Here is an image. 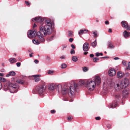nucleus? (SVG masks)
Wrapping results in <instances>:
<instances>
[{
	"label": "nucleus",
	"instance_id": "nucleus-27",
	"mask_svg": "<svg viewBox=\"0 0 130 130\" xmlns=\"http://www.w3.org/2000/svg\"><path fill=\"white\" fill-rule=\"evenodd\" d=\"M84 72H86L88 70V68L86 67H83L82 68Z\"/></svg>",
	"mask_w": 130,
	"mask_h": 130
},
{
	"label": "nucleus",
	"instance_id": "nucleus-32",
	"mask_svg": "<svg viewBox=\"0 0 130 130\" xmlns=\"http://www.w3.org/2000/svg\"><path fill=\"white\" fill-rule=\"evenodd\" d=\"M96 56H99L100 55L102 56L103 54L102 53H99V52H97L96 53Z\"/></svg>",
	"mask_w": 130,
	"mask_h": 130
},
{
	"label": "nucleus",
	"instance_id": "nucleus-22",
	"mask_svg": "<svg viewBox=\"0 0 130 130\" xmlns=\"http://www.w3.org/2000/svg\"><path fill=\"white\" fill-rule=\"evenodd\" d=\"M55 85L54 84H52L49 87V89L51 90H53L54 88Z\"/></svg>",
	"mask_w": 130,
	"mask_h": 130
},
{
	"label": "nucleus",
	"instance_id": "nucleus-33",
	"mask_svg": "<svg viewBox=\"0 0 130 130\" xmlns=\"http://www.w3.org/2000/svg\"><path fill=\"white\" fill-rule=\"evenodd\" d=\"M130 76V74L128 73H127L124 74V76L126 77H127Z\"/></svg>",
	"mask_w": 130,
	"mask_h": 130
},
{
	"label": "nucleus",
	"instance_id": "nucleus-19",
	"mask_svg": "<svg viewBox=\"0 0 130 130\" xmlns=\"http://www.w3.org/2000/svg\"><path fill=\"white\" fill-rule=\"evenodd\" d=\"M33 43L36 44L38 45L40 43V41L37 40H36L35 39L33 40Z\"/></svg>",
	"mask_w": 130,
	"mask_h": 130
},
{
	"label": "nucleus",
	"instance_id": "nucleus-14",
	"mask_svg": "<svg viewBox=\"0 0 130 130\" xmlns=\"http://www.w3.org/2000/svg\"><path fill=\"white\" fill-rule=\"evenodd\" d=\"M123 36L124 37L126 38L130 36V33L125 31L123 33Z\"/></svg>",
	"mask_w": 130,
	"mask_h": 130
},
{
	"label": "nucleus",
	"instance_id": "nucleus-42",
	"mask_svg": "<svg viewBox=\"0 0 130 130\" xmlns=\"http://www.w3.org/2000/svg\"><path fill=\"white\" fill-rule=\"evenodd\" d=\"M73 40V39L72 38H71L69 39V41L70 42H72Z\"/></svg>",
	"mask_w": 130,
	"mask_h": 130
},
{
	"label": "nucleus",
	"instance_id": "nucleus-63",
	"mask_svg": "<svg viewBox=\"0 0 130 130\" xmlns=\"http://www.w3.org/2000/svg\"><path fill=\"white\" fill-rule=\"evenodd\" d=\"M4 63H2V65L3 66H4Z\"/></svg>",
	"mask_w": 130,
	"mask_h": 130
},
{
	"label": "nucleus",
	"instance_id": "nucleus-43",
	"mask_svg": "<svg viewBox=\"0 0 130 130\" xmlns=\"http://www.w3.org/2000/svg\"><path fill=\"white\" fill-rule=\"evenodd\" d=\"M120 95L119 94H116L115 95V96L116 98H118L120 97Z\"/></svg>",
	"mask_w": 130,
	"mask_h": 130
},
{
	"label": "nucleus",
	"instance_id": "nucleus-1",
	"mask_svg": "<svg viewBox=\"0 0 130 130\" xmlns=\"http://www.w3.org/2000/svg\"><path fill=\"white\" fill-rule=\"evenodd\" d=\"M43 19L41 17H37L32 19V21L36 22H40L41 25L40 26V32L46 36L50 34L51 32V28L53 23L49 20H45L44 23L42 22Z\"/></svg>",
	"mask_w": 130,
	"mask_h": 130
},
{
	"label": "nucleus",
	"instance_id": "nucleus-13",
	"mask_svg": "<svg viewBox=\"0 0 130 130\" xmlns=\"http://www.w3.org/2000/svg\"><path fill=\"white\" fill-rule=\"evenodd\" d=\"M124 73L121 71H119L117 73V76L118 78L122 77L123 76Z\"/></svg>",
	"mask_w": 130,
	"mask_h": 130
},
{
	"label": "nucleus",
	"instance_id": "nucleus-47",
	"mask_svg": "<svg viewBox=\"0 0 130 130\" xmlns=\"http://www.w3.org/2000/svg\"><path fill=\"white\" fill-rule=\"evenodd\" d=\"M71 47L73 48V49H75V47L74 46V45L73 44H71Z\"/></svg>",
	"mask_w": 130,
	"mask_h": 130
},
{
	"label": "nucleus",
	"instance_id": "nucleus-51",
	"mask_svg": "<svg viewBox=\"0 0 130 130\" xmlns=\"http://www.w3.org/2000/svg\"><path fill=\"white\" fill-rule=\"evenodd\" d=\"M94 56V55L93 54H91L90 55V57H93Z\"/></svg>",
	"mask_w": 130,
	"mask_h": 130
},
{
	"label": "nucleus",
	"instance_id": "nucleus-21",
	"mask_svg": "<svg viewBox=\"0 0 130 130\" xmlns=\"http://www.w3.org/2000/svg\"><path fill=\"white\" fill-rule=\"evenodd\" d=\"M72 61L75 62H76L78 60V58L77 56H73L72 58Z\"/></svg>",
	"mask_w": 130,
	"mask_h": 130
},
{
	"label": "nucleus",
	"instance_id": "nucleus-25",
	"mask_svg": "<svg viewBox=\"0 0 130 130\" xmlns=\"http://www.w3.org/2000/svg\"><path fill=\"white\" fill-rule=\"evenodd\" d=\"M68 36L70 37H72L73 35V32L72 31H69L68 32Z\"/></svg>",
	"mask_w": 130,
	"mask_h": 130
},
{
	"label": "nucleus",
	"instance_id": "nucleus-64",
	"mask_svg": "<svg viewBox=\"0 0 130 130\" xmlns=\"http://www.w3.org/2000/svg\"><path fill=\"white\" fill-rule=\"evenodd\" d=\"M96 21V22H98V20H97Z\"/></svg>",
	"mask_w": 130,
	"mask_h": 130
},
{
	"label": "nucleus",
	"instance_id": "nucleus-10",
	"mask_svg": "<svg viewBox=\"0 0 130 130\" xmlns=\"http://www.w3.org/2000/svg\"><path fill=\"white\" fill-rule=\"evenodd\" d=\"M89 44L87 42H85L83 44V49L84 51H88L89 49Z\"/></svg>",
	"mask_w": 130,
	"mask_h": 130
},
{
	"label": "nucleus",
	"instance_id": "nucleus-60",
	"mask_svg": "<svg viewBox=\"0 0 130 130\" xmlns=\"http://www.w3.org/2000/svg\"><path fill=\"white\" fill-rule=\"evenodd\" d=\"M83 30L84 31H84H86V32H88V30H86V29H85L84 30Z\"/></svg>",
	"mask_w": 130,
	"mask_h": 130
},
{
	"label": "nucleus",
	"instance_id": "nucleus-38",
	"mask_svg": "<svg viewBox=\"0 0 130 130\" xmlns=\"http://www.w3.org/2000/svg\"><path fill=\"white\" fill-rule=\"evenodd\" d=\"M84 31L83 30H81L79 32L78 34L79 35H80L84 33Z\"/></svg>",
	"mask_w": 130,
	"mask_h": 130
},
{
	"label": "nucleus",
	"instance_id": "nucleus-39",
	"mask_svg": "<svg viewBox=\"0 0 130 130\" xmlns=\"http://www.w3.org/2000/svg\"><path fill=\"white\" fill-rule=\"evenodd\" d=\"M25 2L27 6L30 5L31 4L28 1H25Z\"/></svg>",
	"mask_w": 130,
	"mask_h": 130
},
{
	"label": "nucleus",
	"instance_id": "nucleus-59",
	"mask_svg": "<svg viewBox=\"0 0 130 130\" xmlns=\"http://www.w3.org/2000/svg\"><path fill=\"white\" fill-rule=\"evenodd\" d=\"M36 25L35 24H34L33 26V27L35 28V27H36Z\"/></svg>",
	"mask_w": 130,
	"mask_h": 130
},
{
	"label": "nucleus",
	"instance_id": "nucleus-6",
	"mask_svg": "<svg viewBox=\"0 0 130 130\" xmlns=\"http://www.w3.org/2000/svg\"><path fill=\"white\" fill-rule=\"evenodd\" d=\"M46 89V86L44 84L37 86L36 88L37 93L40 96H42Z\"/></svg>",
	"mask_w": 130,
	"mask_h": 130
},
{
	"label": "nucleus",
	"instance_id": "nucleus-40",
	"mask_svg": "<svg viewBox=\"0 0 130 130\" xmlns=\"http://www.w3.org/2000/svg\"><path fill=\"white\" fill-rule=\"evenodd\" d=\"M126 62L125 61H123L122 62V64L124 66H125L126 64Z\"/></svg>",
	"mask_w": 130,
	"mask_h": 130
},
{
	"label": "nucleus",
	"instance_id": "nucleus-61",
	"mask_svg": "<svg viewBox=\"0 0 130 130\" xmlns=\"http://www.w3.org/2000/svg\"><path fill=\"white\" fill-rule=\"evenodd\" d=\"M88 52H85L84 53V54L85 55H86L88 53Z\"/></svg>",
	"mask_w": 130,
	"mask_h": 130
},
{
	"label": "nucleus",
	"instance_id": "nucleus-12",
	"mask_svg": "<svg viewBox=\"0 0 130 130\" xmlns=\"http://www.w3.org/2000/svg\"><path fill=\"white\" fill-rule=\"evenodd\" d=\"M129 93V89L125 90L123 91V95L124 97H126L128 95Z\"/></svg>",
	"mask_w": 130,
	"mask_h": 130
},
{
	"label": "nucleus",
	"instance_id": "nucleus-57",
	"mask_svg": "<svg viewBox=\"0 0 130 130\" xmlns=\"http://www.w3.org/2000/svg\"><path fill=\"white\" fill-rule=\"evenodd\" d=\"M108 31L109 32H112V30L111 29H109L108 30Z\"/></svg>",
	"mask_w": 130,
	"mask_h": 130
},
{
	"label": "nucleus",
	"instance_id": "nucleus-45",
	"mask_svg": "<svg viewBox=\"0 0 130 130\" xmlns=\"http://www.w3.org/2000/svg\"><path fill=\"white\" fill-rule=\"evenodd\" d=\"M16 65L17 67H20L21 65V63L20 62H18L16 63Z\"/></svg>",
	"mask_w": 130,
	"mask_h": 130
},
{
	"label": "nucleus",
	"instance_id": "nucleus-62",
	"mask_svg": "<svg viewBox=\"0 0 130 130\" xmlns=\"http://www.w3.org/2000/svg\"><path fill=\"white\" fill-rule=\"evenodd\" d=\"M107 57H102V58H106Z\"/></svg>",
	"mask_w": 130,
	"mask_h": 130
},
{
	"label": "nucleus",
	"instance_id": "nucleus-44",
	"mask_svg": "<svg viewBox=\"0 0 130 130\" xmlns=\"http://www.w3.org/2000/svg\"><path fill=\"white\" fill-rule=\"evenodd\" d=\"M60 58L61 59H64L65 58V56L64 55H62L60 56Z\"/></svg>",
	"mask_w": 130,
	"mask_h": 130
},
{
	"label": "nucleus",
	"instance_id": "nucleus-31",
	"mask_svg": "<svg viewBox=\"0 0 130 130\" xmlns=\"http://www.w3.org/2000/svg\"><path fill=\"white\" fill-rule=\"evenodd\" d=\"M85 84V82L83 80H81L78 82V84L80 85H83Z\"/></svg>",
	"mask_w": 130,
	"mask_h": 130
},
{
	"label": "nucleus",
	"instance_id": "nucleus-55",
	"mask_svg": "<svg viewBox=\"0 0 130 130\" xmlns=\"http://www.w3.org/2000/svg\"><path fill=\"white\" fill-rule=\"evenodd\" d=\"M4 75V74L2 73H0V76H3Z\"/></svg>",
	"mask_w": 130,
	"mask_h": 130
},
{
	"label": "nucleus",
	"instance_id": "nucleus-23",
	"mask_svg": "<svg viewBox=\"0 0 130 130\" xmlns=\"http://www.w3.org/2000/svg\"><path fill=\"white\" fill-rule=\"evenodd\" d=\"M54 36H52L51 37L48 38L47 39V40L48 41H50L53 40L54 39Z\"/></svg>",
	"mask_w": 130,
	"mask_h": 130
},
{
	"label": "nucleus",
	"instance_id": "nucleus-52",
	"mask_svg": "<svg viewBox=\"0 0 130 130\" xmlns=\"http://www.w3.org/2000/svg\"><path fill=\"white\" fill-rule=\"evenodd\" d=\"M105 23L106 24H109V22L108 21H106L105 22Z\"/></svg>",
	"mask_w": 130,
	"mask_h": 130
},
{
	"label": "nucleus",
	"instance_id": "nucleus-50",
	"mask_svg": "<svg viewBox=\"0 0 130 130\" xmlns=\"http://www.w3.org/2000/svg\"><path fill=\"white\" fill-rule=\"evenodd\" d=\"M97 120H99L100 119V118L99 117H96L95 118Z\"/></svg>",
	"mask_w": 130,
	"mask_h": 130
},
{
	"label": "nucleus",
	"instance_id": "nucleus-34",
	"mask_svg": "<svg viewBox=\"0 0 130 130\" xmlns=\"http://www.w3.org/2000/svg\"><path fill=\"white\" fill-rule=\"evenodd\" d=\"M0 80L3 82H5L6 81V80L5 78L2 77L0 78Z\"/></svg>",
	"mask_w": 130,
	"mask_h": 130
},
{
	"label": "nucleus",
	"instance_id": "nucleus-37",
	"mask_svg": "<svg viewBox=\"0 0 130 130\" xmlns=\"http://www.w3.org/2000/svg\"><path fill=\"white\" fill-rule=\"evenodd\" d=\"M126 69L127 70H130V62L128 63V66L127 67Z\"/></svg>",
	"mask_w": 130,
	"mask_h": 130
},
{
	"label": "nucleus",
	"instance_id": "nucleus-3",
	"mask_svg": "<svg viewBox=\"0 0 130 130\" xmlns=\"http://www.w3.org/2000/svg\"><path fill=\"white\" fill-rule=\"evenodd\" d=\"M19 88V86L16 85L14 83L8 82L4 84V90L6 91L9 89L11 93H13L17 92Z\"/></svg>",
	"mask_w": 130,
	"mask_h": 130
},
{
	"label": "nucleus",
	"instance_id": "nucleus-49",
	"mask_svg": "<svg viewBox=\"0 0 130 130\" xmlns=\"http://www.w3.org/2000/svg\"><path fill=\"white\" fill-rule=\"evenodd\" d=\"M67 47V46L66 45H63L62 46V50H63L65 48Z\"/></svg>",
	"mask_w": 130,
	"mask_h": 130
},
{
	"label": "nucleus",
	"instance_id": "nucleus-18",
	"mask_svg": "<svg viewBox=\"0 0 130 130\" xmlns=\"http://www.w3.org/2000/svg\"><path fill=\"white\" fill-rule=\"evenodd\" d=\"M9 60L10 63H14L17 61L16 59L14 58H11L9 59Z\"/></svg>",
	"mask_w": 130,
	"mask_h": 130
},
{
	"label": "nucleus",
	"instance_id": "nucleus-29",
	"mask_svg": "<svg viewBox=\"0 0 130 130\" xmlns=\"http://www.w3.org/2000/svg\"><path fill=\"white\" fill-rule=\"evenodd\" d=\"M54 72V71L53 70H49L47 72V73L49 74H52Z\"/></svg>",
	"mask_w": 130,
	"mask_h": 130
},
{
	"label": "nucleus",
	"instance_id": "nucleus-20",
	"mask_svg": "<svg viewBox=\"0 0 130 130\" xmlns=\"http://www.w3.org/2000/svg\"><path fill=\"white\" fill-rule=\"evenodd\" d=\"M97 44V43L96 42V39L95 41L91 43V46L93 47H95Z\"/></svg>",
	"mask_w": 130,
	"mask_h": 130
},
{
	"label": "nucleus",
	"instance_id": "nucleus-54",
	"mask_svg": "<svg viewBox=\"0 0 130 130\" xmlns=\"http://www.w3.org/2000/svg\"><path fill=\"white\" fill-rule=\"evenodd\" d=\"M2 85L1 83L0 82V90L2 88Z\"/></svg>",
	"mask_w": 130,
	"mask_h": 130
},
{
	"label": "nucleus",
	"instance_id": "nucleus-56",
	"mask_svg": "<svg viewBox=\"0 0 130 130\" xmlns=\"http://www.w3.org/2000/svg\"><path fill=\"white\" fill-rule=\"evenodd\" d=\"M111 126L110 125H108L107 126V127L108 128H111Z\"/></svg>",
	"mask_w": 130,
	"mask_h": 130
},
{
	"label": "nucleus",
	"instance_id": "nucleus-17",
	"mask_svg": "<svg viewBox=\"0 0 130 130\" xmlns=\"http://www.w3.org/2000/svg\"><path fill=\"white\" fill-rule=\"evenodd\" d=\"M16 74L13 71H10L9 73V74H7L6 76L7 77H9L11 76H14Z\"/></svg>",
	"mask_w": 130,
	"mask_h": 130
},
{
	"label": "nucleus",
	"instance_id": "nucleus-36",
	"mask_svg": "<svg viewBox=\"0 0 130 130\" xmlns=\"http://www.w3.org/2000/svg\"><path fill=\"white\" fill-rule=\"evenodd\" d=\"M70 53L71 54H73L75 53V51L73 49H71V50Z\"/></svg>",
	"mask_w": 130,
	"mask_h": 130
},
{
	"label": "nucleus",
	"instance_id": "nucleus-35",
	"mask_svg": "<svg viewBox=\"0 0 130 130\" xmlns=\"http://www.w3.org/2000/svg\"><path fill=\"white\" fill-rule=\"evenodd\" d=\"M67 65L65 64H63L61 65V68H66Z\"/></svg>",
	"mask_w": 130,
	"mask_h": 130
},
{
	"label": "nucleus",
	"instance_id": "nucleus-11",
	"mask_svg": "<svg viewBox=\"0 0 130 130\" xmlns=\"http://www.w3.org/2000/svg\"><path fill=\"white\" fill-rule=\"evenodd\" d=\"M116 74L115 69H111L109 70L108 72L109 75L111 76H114Z\"/></svg>",
	"mask_w": 130,
	"mask_h": 130
},
{
	"label": "nucleus",
	"instance_id": "nucleus-9",
	"mask_svg": "<svg viewBox=\"0 0 130 130\" xmlns=\"http://www.w3.org/2000/svg\"><path fill=\"white\" fill-rule=\"evenodd\" d=\"M41 76L40 75H33L31 76L34 78L33 79L35 82H38L40 80V77Z\"/></svg>",
	"mask_w": 130,
	"mask_h": 130
},
{
	"label": "nucleus",
	"instance_id": "nucleus-24",
	"mask_svg": "<svg viewBox=\"0 0 130 130\" xmlns=\"http://www.w3.org/2000/svg\"><path fill=\"white\" fill-rule=\"evenodd\" d=\"M108 45L109 47L111 48H113L114 47V46L110 42L108 43Z\"/></svg>",
	"mask_w": 130,
	"mask_h": 130
},
{
	"label": "nucleus",
	"instance_id": "nucleus-8",
	"mask_svg": "<svg viewBox=\"0 0 130 130\" xmlns=\"http://www.w3.org/2000/svg\"><path fill=\"white\" fill-rule=\"evenodd\" d=\"M36 33L35 31L30 30L29 31L27 34L28 37L31 38L34 37L36 36Z\"/></svg>",
	"mask_w": 130,
	"mask_h": 130
},
{
	"label": "nucleus",
	"instance_id": "nucleus-30",
	"mask_svg": "<svg viewBox=\"0 0 130 130\" xmlns=\"http://www.w3.org/2000/svg\"><path fill=\"white\" fill-rule=\"evenodd\" d=\"M93 61L94 62H98V61L99 60V58H98L97 57H94V58H93Z\"/></svg>",
	"mask_w": 130,
	"mask_h": 130
},
{
	"label": "nucleus",
	"instance_id": "nucleus-4",
	"mask_svg": "<svg viewBox=\"0 0 130 130\" xmlns=\"http://www.w3.org/2000/svg\"><path fill=\"white\" fill-rule=\"evenodd\" d=\"M95 81L89 80L87 82L86 85L88 89L90 91H93L95 88L96 84L99 85L101 83L100 77L98 76L95 77Z\"/></svg>",
	"mask_w": 130,
	"mask_h": 130
},
{
	"label": "nucleus",
	"instance_id": "nucleus-41",
	"mask_svg": "<svg viewBox=\"0 0 130 130\" xmlns=\"http://www.w3.org/2000/svg\"><path fill=\"white\" fill-rule=\"evenodd\" d=\"M72 118V117L69 116L68 117L67 119L69 121H70Z\"/></svg>",
	"mask_w": 130,
	"mask_h": 130
},
{
	"label": "nucleus",
	"instance_id": "nucleus-5",
	"mask_svg": "<svg viewBox=\"0 0 130 130\" xmlns=\"http://www.w3.org/2000/svg\"><path fill=\"white\" fill-rule=\"evenodd\" d=\"M129 80L127 78L123 79L120 84H115L114 88L117 91H119L121 89H124L127 87L129 84Z\"/></svg>",
	"mask_w": 130,
	"mask_h": 130
},
{
	"label": "nucleus",
	"instance_id": "nucleus-2",
	"mask_svg": "<svg viewBox=\"0 0 130 130\" xmlns=\"http://www.w3.org/2000/svg\"><path fill=\"white\" fill-rule=\"evenodd\" d=\"M77 87V84L75 83L73 86H70L68 88L66 86L59 84L57 86L56 89L59 93H61L63 95L68 94L70 96H72L75 94Z\"/></svg>",
	"mask_w": 130,
	"mask_h": 130
},
{
	"label": "nucleus",
	"instance_id": "nucleus-48",
	"mask_svg": "<svg viewBox=\"0 0 130 130\" xmlns=\"http://www.w3.org/2000/svg\"><path fill=\"white\" fill-rule=\"evenodd\" d=\"M34 62L36 64L37 63H38L39 61L37 60H34Z\"/></svg>",
	"mask_w": 130,
	"mask_h": 130
},
{
	"label": "nucleus",
	"instance_id": "nucleus-7",
	"mask_svg": "<svg viewBox=\"0 0 130 130\" xmlns=\"http://www.w3.org/2000/svg\"><path fill=\"white\" fill-rule=\"evenodd\" d=\"M122 26L126 29L128 30L130 29V26L128 25L127 22L125 21H122L121 22Z\"/></svg>",
	"mask_w": 130,
	"mask_h": 130
},
{
	"label": "nucleus",
	"instance_id": "nucleus-46",
	"mask_svg": "<svg viewBox=\"0 0 130 130\" xmlns=\"http://www.w3.org/2000/svg\"><path fill=\"white\" fill-rule=\"evenodd\" d=\"M51 112L52 114L54 113L55 112V111L54 110H52L51 111Z\"/></svg>",
	"mask_w": 130,
	"mask_h": 130
},
{
	"label": "nucleus",
	"instance_id": "nucleus-16",
	"mask_svg": "<svg viewBox=\"0 0 130 130\" xmlns=\"http://www.w3.org/2000/svg\"><path fill=\"white\" fill-rule=\"evenodd\" d=\"M38 37L39 39V40H40V42L42 43H44L45 41V40L44 38L42 36H38Z\"/></svg>",
	"mask_w": 130,
	"mask_h": 130
},
{
	"label": "nucleus",
	"instance_id": "nucleus-53",
	"mask_svg": "<svg viewBox=\"0 0 130 130\" xmlns=\"http://www.w3.org/2000/svg\"><path fill=\"white\" fill-rule=\"evenodd\" d=\"M114 59L115 60H116L119 59V58L118 57H116L114 58Z\"/></svg>",
	"mask_w": 130,
	"mask_h": 130
},
{
	"label": "nucleus",
	"instance_id": "nucleus-28",
	"mask_svg": "<svg viewBox=\"0 0 130 130\" xmlns=\"http://www.w3.org/2000/svg\"><path fill=\"white\" fill-rule=\"evenodd\" d=\"M93 33L94 35V37H97L98 36L97 32L96 31H95L93 32Z\"/></svg>",
	"mask_w": 130,
	"mask_h": 130
},
{
	"label": "nucleus",
	"instance_id": "nucleus-15",
	"mask_svg": "<svg viewBox=\"0 0 130 130\" xmlns=\"http://www.w3.org/2000/svg\"><path fill=\"white\" fill-rule=\"evenodd\" d=\"M109 107L110 108H114L117 106V103L116 102H114V103H112L110 104L109 105Z\"/></svg>",
	"mask_w": 130,
	"mask_h": 130
},
{
	"label": "nucleus",
	"instance_id": "nucleus-26",
	"mask_svg": "<svg viewBox=\"0 0 130 130\" xmlns=\"http://www.w3.org/2000/svg\"><path fill=\"white\" fill-rule=\"evenodd\" d=\"M18 84H22L24 83V81L22 80H19L17 81Z\"/></svg>",
	"mask_w": 130,
	"mask_h": 130
},
{
	"label": "nucleus",
	"instance_id": "nucleus-58",
	"mask_svg": "<svg viewBox=\"0 0 130 130\" xmlns=\"http://www.w3.org/2000/svg\"><path fill=\"white\" fill-rule=\"evenodd\" d=\"M33 54V53H31V54H30V57H32V54Z\"/></svg>",
	"mask_w": 130,
	"mask_h": 130
}]
</instances>
